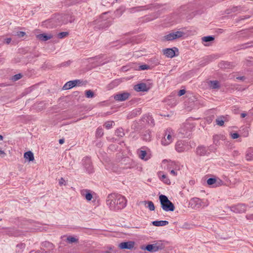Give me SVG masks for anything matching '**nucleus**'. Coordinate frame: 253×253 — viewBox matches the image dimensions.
I'll list each match as a JSON object with an SVG mask.
<instances>
[{
    "instance_id": "423d86ee",
    "label": "nucleus",
    "mask_w": 253,
    "mask_h": 253,
    "mask_svg": "<svg viewBox=\"0 0 253 253\" xmlns=\"http://www.w3.org/2000/svg\"><path fill=\"white\" fill-rule=\"evenodd\" d=\"M173 132L170 128L167 129L165 132V136L161 140V143L164 146H167L170 144L173 140L172 134Z\"/></svg>"
},
{
    "instance_id": "4d7b16f0",
    "label": "nucleus",
    "mask_w": 253,
    "mask_h": 253,
    "mask_svg": "<svg viewBox=\"0 0 253 253\" xmlns=\"http://www.w3.org/2000/svg\"><path fill=\"white\" fill-rule=\"evenodd\" d=\"M6 155V153L2 150H0V156L3 157Z\"/></svg>"
},
{
    "instance_id": "4468645a",
    "label": "nucleus",
    "mask_w": 253,
    "mask_h": 253,
    "mask_svg": "<svg viewBox=\"0 0 253 253\" xmlns=\"http://www.w3.org/2000/svg\"><path fill=\"white\" fill-rule=\"evenodd\" d=\"M135 245V243L133 241H128L122 242L119 244V247L121 249H132Z\"/></svg>"
},
{
    "instance_id": "5701e85b",
    "label": "nucleus",
    "mask_w": 253,
    "mask_h": 253,
    "mask_svg": "<svg viewBox=\"0 0 253 253\" xmlns=\"http://www.w3.org/2000/svg\"><path fill=\"white\" fill-rule=\"evenodd\" d=\"M53 36L51 34L46 35L45 34H41L37 36V38L42 41H46L51 39Z\"/></svg>"
},
{
    "instance_id": "aec40b11",
    "label": "nucleus",
    "mask_w": 253,
    "mask_h": 253,
    "mask_svg": "<svg viewBox=\"0 0 253 253\" xmlns=\"http://www.w3.org/2000/svg\"><path fill=\"white\" fill-rule=\"evenodd\" d=\"M142 121L144 122H146L149 125L152 126L154 125V119H153L152 117L149 114L144 115L142 118Z\"/></svg>"
},
{
    "instance_id": "0eeeda50",
    "label": "nucleus",
    "mask_w": 253,
    "mask_h": 253,
    "mask_svg": "<svg viewBox=\"0 0 253 253\" xmlns=\"http://www.w3.org/2000/svg\"><path fill=\"white\" fill-rule=\"evenodd\" d=\"M247 205L244 204H238L230 207V210L236 213H242L246 212Z\"/></svg>"
},
{
    "instance_id": "dca6fc26",
    "label": "nucleus",
    "mask_w": 253,
    "mask_h": 253,
    "mask_svg": "<svg viewBox=\"0 0 253 253\" xmlns=\"http://www.w3.org/2000/svg\"><path fill=\"white\" fill-rule=\"evenodd\" d=\"M149 89V87L145 83L138 84L134 86V89L137 92L147 91Z\"/></svg>"
},
{
    "instance_id": "774afa93",
    "label": "nucleus",
    "mask_w": 253,
    "mask_h": 253,
    "mask_svg": "<svg viewBox=\"0 0 253 253\" xmlns=\"http://www.w3.org/2000/svg\"><path fill=\"white\" fill-rule=\"evenodd\" d=\"M97 203H98V205H99V204H100V202H99V200H98L97 201Z\"/></svg>"
},
{
    "instance_id": "09e8293b",
    "label": "nucleus",
    "mask_w": 253,
    "mask_h": 253,
    "mask_svg": "<svg viewBox=\"0 0 253 253\" xmlns=\"http://www.w3.org/2000/svg\"><path fill=\"white\" fill-rule=\"evenodd\" d=\"M25 35H26V33L24 32H22V31H19L16 33V35L19 38L23 37Z\"/></svg>"
},
{
    "instance_id": "4c0bfd02",
    "label": "nucleus",
    "mask_w": 253,
    "mask_h": 253,
    "mask_svg": "<svg viewBox=\"0 0 253 253\" xmlns=\"http://www.w3.org/2000/svg\"><path fill=\"white\" fill-rule=\"evenodd\" d=\"M216 123L217 125L219 126H222L224 125V121L222 117L218 118L216 119Z\"/></svg>"
},
{
    "instance_id": "473e14b6",
    "label": "nucleus",
    "mask_w": 253,
    "mask_h": 253,
    "mask_svg": "<svg viewBox=\"0 0 253 253\" xmlns=\"http://www.w3.org/2000/svg\"><path fill=\"white\" fill-rule=\"evenodd\" d=\"M115 125V123L113 121H109L105 122L104 124V127L106 129H110L113 126Z\"/></svg>"
},
{
    "instance_id": "c03bdc74",
    "label": "nucleus",
    "mask_w": 253,
    "mask_h": 253,
    "mask_svg": "<svg viewBox=\"0 0 253 253\" xmlns=\"http://www.w3.org/2000/svg\"><path fill=\"white\" fill-rule=\"evenodd\" d=\"M85 161H86V163H88L89 166H87V164H85V167L86 169L88 170L89 172H92V170L89 168V163H90V159L88 158H86L85 159Z\"/></svg>"
},
{
    "instance_id": "13d9d810",
    "label": "nucleus",
    "mask_w": 253,
    "mask_h": 253,
    "mask_svg": "<svg viewBox=\"0 0 253 253\" xmlns=\"http://www.w3.org/2000/svg\"><path fill=\"white\" fill-rule=\"evenodd\" d=\"M70 61H68L66 62L63 63L62 64V66H68L70 64Z\"/></svg>"
},
{
    "instance_id": "72a5a7b5",
    "label": "nucleus",
    "mask_w": 253,
    "mask_h": 253,
    "mask_svg": "<svg viewBox=\"0 0 253 253\" xmlns=\"http://www.w3.org/2000/svg\"><path fill=\"white\" fill-rule=\"evenodd\" d=\"M104 135L103 129L102 127H99L96 131V137H101Z\"/></svg>"
},
{
    "instance_id": "6ab92c4d",
    "label": "nucleus",
    "mask_w": 253,
    "mask_h": 253,
    "mask_svg": "<svg viewBox=\"0 0 253 253\" xmlns=\"http://www.w3.org/2000/svg\"><path fill=\"white\" fill-rule=\"evenodd\" d=\"M190 204L193 208H199L202 206V201L199 198H193L191 199Z\"/></svg>"
},
{
    "instance_id": "49530a36",
    "label": "nucleus",
    "mask_w": 253,
    "mask_h": 253,
    "mask_svg": "<svg viewBox=\"0 0 253 253\" xmlns=\"http://www.w3.org/2000/svg\"><path fill=\"white\" fill-rule=\"evenodd\" d=\"M139 69L141 70H147L149 69V66L146 64L142 65L139 67Z\"/></svg>"
},
{
    "instance_id": "79ce46f5",
    "label": "nucleus",
    "mask_w": 253,
    "mask_h": 253,
    "mask_svg": "<svg viewBox=\"0 0 253 253\" xmlns=\"http://www.w3.org/2000/svg\"><path fill=\"white\" fill-rule=\"evenodd\" d=\"M22 77V75L21 74H18L15 75L12 77V80L13 81H16L20 79Z\"/></svg>"
},
{
    "instance_id": "c85d7f7f",
    "label": "nucleus",
    "mask_w": 253,
    "mask_h": 253,
    "mask_svg": "<svg viewBox=\"0 0 253 253\" xmlns=\"http://www.w3.org/2000/svg\"><path fill=\"white\" fill-rule=\"evenodd\" d=\"M82 195L85 197L87 201H90L92 198V194L87 190L82 191Z\"/></svg>"
},
{
    "instance_id": "2f4dec72",
    "label": "nucleus",
    "mask_w": 253,
    "mask_h": 253,
    "mask_svg": "<svg viewBox=\"0 0 253 253\" xmlns=\"http://www.w3.org/2000/svg\"><path fill=\"white\" fill-rule=\"evenodd\" d=\"M159 177L160 179L166 184H169L170 183L169 179L167 178V176L165 174H163L161 175V174L159 173Z\"/></svg>"
},
{
    "instance_id": "603ef678",
    "label": "nucleus",
    "mask_w": 253,
    "mask_h": 253,
    "mask_svg": "<svg viewBox=\"0 0 253 253\" xmlns=\"http://www.w3.org/2000/svg\"><path fill=\"white\" fill-rule=\"evenodd\" d=\"M250 18V16H249V15H245V16H240L239 17V21L247 19H249Z\"/></svg>"
},
{
    "instance_id": "f257e3e1",
    "label": "nucleus",
    "mask_w": 253,
    "mask_h": 253,
    "mask_svg": "<svg viewBox=\"0 0 253 253\" xmlns=\"http://www.w3.org/2000/svg\"><path fill=\"white\" fill-rule=\"evenodd\" d=\"M127 201L126 198L117 193L109 194L106 200V203L109 209L114 211L122 210L126 206Z\"/></svg>"
},
{
    "instance_id": "a211bd4d",
    "label": "nucleus",
    "mask_w": 253,
    "mask_h": 253,
    "mask_svg": "<svg viewBox=\"0 0 253 253\" xmlns=\"http://www.w3.org/2000/svg\"><path fill=\"white\" fill-rule=\"evenodd\" d=\"M141 113V109L139 108H135L130 112L127 115V119H131Z\"/></svg>"
},
{
    "instance_id": "052dcab7",
    "label": "nucleus",
    "mask_w": 253,
    "mask_h": 253,
    "mask_svg": "<svg viewBox=\"0 0 253 253\" xmlns=\"http://www.w3.org/2000/svg\"><path fill=\"white\" fill-rule=\"evenodd\" d=\"M170 173L174 176L177 175L176 172L174 170H173V169L170 171Z\"/></svg>"
},
{
    "instance_id": "0e129e2a",
    "label": "nucleus",
    "mask_w": 253,
    "mask_h": 253,
    "mask_svg": "<svg viewBox=\"0 0 253 253\" xmlns=\"http://www.w3.org/2000/svg\"><path fill=\"white\" fill-rule=\"evenodd\" d=\"M250 207H253V202H252L250 204Z\"/></svg>"
},
{
    "instance_id": "1a4fd4ad",
    "label": "nucleus",
    "mask_w": 253,
    "mask_h": 253,
    "mask_svg": "<svg viewBox=\"0 0 253 253\" xmlns=\"http://www.w3.org/2000/svg\"><path fill=\"white\" fill-rule=\"evenodd\" d=\"M184 35V33L182 31H176L175 32L170 33L166 36L164 38L167 41H172L182 37Z\"/></svg>"
},
{
    "instance_id": "ddd939ff",
    "label": "nucleus",
    "mask_w": 253,
    "mask_h": 253,
    "mask_svg": "<svg viewBox=\"0 0 253 253\" xmlns=\"http://www.w3.org/2000/svg\"><path fill=\"white\" fill-rule=\"evenodd\" d=\"M210 153L209 147L203 145L199 146L196 149L197 154L201 156L208 155Z\"/></svg>"
},
{
    "instance_id": "f704fd0d",
    "label": "nucleus",
    "mask_w": 253,
    "mask_h": 253,
    "mask_svg": "<svg viewBox=\"0 0 253 253\" xmlns=\"http://www.w3.org/2000/svg\"><path fill=\"white\" fill-rule=\"evenodd\" d=\"M214 38L211 36H209L206 37H204L202 38V40L203 42H209L213 41Z\"/></svg>"
},
{
    "instance_id": "ea45409f",
    "label": "nucleus",
    "mask_w": 253,
    "mask_h": 253,
    "mask_svg": "<svg viewBox=\"0 0 253 253\" xmlns=\"http://www.w3.org/2000/svg\"><path fill=\"white\" fill-rule=\"evenodd\" d=\"M85 96L87 98H92L94 96V93L90 90H88L85 91Z\"/></svg>"
},
{
    "instance_id": "bb28decb",
    "label": "nucleus",
    "mask_w": 253,
    "mask_h": 253,
    "mask_svg": "<svg viewBox=\"0 0 253 253\" xmlns=\"http://www.w3.org/2000/svg\"><path fill=\"white\" fill-rule=\"evenodd\" d=\"M209 85L212 89L219 88L220 87L219 83L217 81H210Z\"/></svg>"
},
{
    "instance_id": "6e6d98bb",
    "label": "nucleus",
    "mask_w": 253,
    "mask_h": 253,
    "mask_svg": "<svg viewBox=\"0 0 253 253\" xmlns=\"http://www.w3.org/2000/svg\"><path fill=\"white\" fill-rule=\"evenodd\" d=\"M236 79L241 81H244L246 79V78L245 76L237 77H236Z\"/></svg>"
},
{
    "instance_id": "f8f14e48",
    "label": "nucleus",
    "mask_w": 253,
    "mask_h": 253,
    "mask_svg": "<svg viewBox=\"0 0 253 253\" xmlns=\"http://www.w3.org/2000/svg\"><path fill=\"white\" fill-rule=\"evenodd\" d=\"M42 247V253H52V251L54 249V245L49 242H45L43 243Z\"/></svg>"
},
{
    "instance_id": "a19ab883",
    "label": "nucleus",
    "mask_w": 253,
    "mask_h": 253,
    "mask_svg": "<svg viewBox=\"0 0 253 253\" xmlns=\"http://www.w3.org/2000/svg\"><path fill=\"white\" fill-rule=\"evenodd\" d=\"M74 84H75L76 86H81L82 85L85 84L84 83V82L83 81H81L80 80H74Z\"/></svg>"
},
{
    "instance_id": "412c9836",
    "label": "nucleus",
    "mask_w": 253,
    "mask_h": 253,
    "mask_svg": "<svg viewBox=\"0 0 253 253\" xmlns=\"http://www.w3.org/2000/svg\"><path fill=\"white\" fill-rule=\"evenodd\" d=\"M138 205H143L145 207H147L151 211H153L155 210V206L154 203L152 201H140L139 202Z\"/></svg>"
},
{
    "instance_id": "f3484780",
    "label": "nucleus",
    "mask_w": 253,
    "mask_h": 253,
    "mask_svg": "<svg viewBox=\"0 0 253 253\" xmlns=\"http://www.w3.org/2000/svg\"><path fill=\"white\" fill-rule=\"evenodd\" d=\"M156 6H153L152 4L146 5L144 6H137L132 7L130 9L131 12H134L136 11H140L142 10H146L149 9H151L152 7H155Z\"/></svg>"
},
{
    "instance_id": "e433bc0d",
    "label": "nucleus",
    "mask_w": 253,
    "mask_h": 253,
    "mask_svg": "<svg viewBox=\"0 0 253 253\" xmlns=\"http://www.w3.org/2000/svg\"><path fill=\"white\" fill-rule=\"evenodd\" d=\"M146 152L144 150H141L139 153V157L140 159L142 160H146L147 159H145V157L146 156Z\"/></svg>"
},
{
    "instance_id": "f03ea898",
    "label": "nucleus",
    "mask_w": 253,
    "mask_h": 253,
    "mask_svg": "<svg viewBox=\"0 0 253 253\" xmlns=\"http://www.w3.org/2000/svg\"><path fill=\"white\" fill-rule=\"evenodd\" d=\"M159 200L162 209L166 211H173L175 207L173 203L170 201L168 197L164 195L159 196Z\"/></svg>"
},
{
    "instance_id": "e2e57ef3",
    "label": "nucleus",
    "mask_w": 253,
    "mask_h": 253,
    "mask_svg": "<svg viewBox=\"0 0 253 253\" xmlns=\"http://www.w3.org/2000/svg\"><path fill=\"white\" fill-rule=\"evenodd\" d=\"M246 116H247V114H246V113H242V114H241V117L242 118H245Z\"/></svg>"
},
{
    "instance_id": "9d476101",
    "label": "nucleus",
    "mask_w": 253,
    "mask_h": 253,
    "mask_svg": "<svg viewBox=\"0 0 253 253\" xmlns=\"http://www.w3.org/2000/svg\"><path fill=\"white\" fill-rule=\"evenodd\" d=\"M193 128V126L188 123H185L180 129V132L184 136H188Z\"/></svg>"
},
{
    "instance_id": "20e7f679",
    "label": "nucleus",
    "mask_w": 253,
    "mask_h": 253,
    "mask_svg": "<svg viewBox=\"0 0 253 253\" xmlns=\"http://www.w3.org/2000/svg\"><path fill=\"white\" fill-rule=\"evenodd\" d=\"M60 17L58 15H55L52 18L47 20L43 22L42 25L47 28H52L57 26L60 25L59 21Z\"/></svg>"
},
{
    "instance_id": "3c124183",
    "label": "nucleus",
    "mask_w": 253,
    "mask_h": 253,
    "mask_svg": "<svg viewBox=\"0 0 253 253\" xmlns=\"http://www.w3.org/2000/svg\"><path fill=\"white\" fill-rule=\"evenodd\" d=\"M59 184L60 186H62V185H66V181L62 177L60 179Z\"/></svg>"
},
{
    "instance_id": "7c9ffc66",
    "label": "nucleus",
    "mask_w": 253,
    "mask_h": 253,
    "mask_svg": "<svg viewBox=\"0 0 253 253\" xmlns=\"http://www.w3.org/2000/svg\"><path fill=\"white\" fill-rule=\"evenodd\" d=\"M115 134L118 137H123L125 135V132L123 128L120 127L117 129L115 131Z\"/></svg>"
},
{
    "instance_id": "7ed1b4c3",
    "label": "nucleus",
    "mask_w": 253,
    "mask_h": 253,
    "mask_svg": "<svg viewBox=\"0 0 253 253\" xmlns=\"http://www.w3.org/2000/svg\"><path fill=\"white\" fill-rule=\"evenodd\" d=\"M164 248L165 245L162 243L161 241L157 242L156 243L153 244L148 245L145 247H141L142 249L147 250V251L151 253L163 250Z\"/></svg>"
},
{
    "instance_id": "9b49d317",
    "label": "nucleus",
    "mask_w": 253,
    "mask_h": 253,
    "mask_svg": "<svg viewBox=\"0 0 253 253\" xmlns=\"http://www.w3.org/2000/svg\"><path fill=\"white\" fill-rule=\"evenodd\" d=\"M130 93L128 92L119 93L114 95V98L116 101H124L127 100L130 96Z\"/></svg>"
},
{
    "instance_id": "b1692460",
    "label": "nucleus",
    "mask_w": 253,
    "mask_h": 253,
    "mask_svg": "<svg viewBox=\"0 0 253 253\" xmlns=\"http://www.w3.org/2000/svg\"><path fill=\"white\" fill-rule=\"evenodd\" d=\"M246 159L247 161L253 160V148H249L246 151Z\"/></svg>"
},
{
    "instance_id": "a878e982",
    "label": "nucleus",
    "mask_w": 253,
    "mask_h": 253,
    "mask_svg": "<svg viewBox=\"0 0 253 253\" xmlns=\"http://www.w3.org/2000/svg\"><path fill=\"white\" fill-rule=\"evenodd\" d=\"M75 84H74V80L70 81L67 82L63 86L62 89L63 90H68L73 88L75 86Z\"/></svg>"
},
{
    "instance_id": "cd10ccee",
    "label": "nucleus",
    "mask_w": 253,
    "mask_h": 253,
    "mask_svg": "<svg viewBox=\"0 0 253 253\" xmlns=\"http://www.w3.org/2000/svg\"><path fill=\"white\" fill-rule=\"evenodd\" d=\"M24 157L29 161H33L34 160V154L31 151H28L24 153Z\"/></svg>"
},
{
    "instance_id": "58836bf2",
    "label": "nucleus",
    "mask_w": 253,
    "mask_h": 253,
    "mask_svg": "<svg viewBox=\"0 0 253 253\" xmlns=\"http://www.w3.org/2000/svg\"><path fill=\"white\" fill-rule=\"evenodd\" d=\"M69 35V33L68 32H61V33H59L58 34V37L59 38V39H62V38H64L67 36H68Z\"/></svg>"
},
{
    "instance_id": "37998d69",
    "label": "nucleus",
    "mask_w": 253,
    "mask_h": 253,
    "mask_svg": "<svg viewBox=\"0 0 253 253\" xmlns=\"http://www.w3.org/2000/svg\"><path fill=\"white\" fill-rule=\"evenodd\" d=\"M67 241L69 243H73L74 242H76L77 241V239L75 237L69 236L67 238Z\"/></svg>"
},
{
    "instance_id": "393cba45",
    "label": "nucleus",
    "mask_w": 253,
    "mask_h": 253,
    "mask_svg": "<svg viewBox=\"0 0 253 253\" xmlns=\"http://www.w3.org/2000/svg\"><path fill=\"white\" fill-rule=\"evenodd\" d=\"M152 224L155 226H164L168 225L169 222L167 220H156L152 221Z\"/></svg>"
},
{
    "instance_id": "680f3d73",
    "label": "nucleus",
    "mask_w": 253,
    "mask_h": 253,
    "mask_svg": "<svg viewBox=\"0 0 253 253\" xmlns=\"http://www.w3.org/2000/svg\"><path fill=\"white\" fill-rule=\"evenodd\" d=\"M59 142L60 144H62L64 142V139H59Z\"/></svg>"
},
{
    "instance_id": "4be33fe9",
    "label": "nucleus",
    "mask_w": 253,
    "mask_h": 253,
    "mask_svg": "<svg viewBox=\"0 0 253 253\" xmlns=\"http://www.w3.org/2000/svg\"><path fill=\"white\" fill-rule=\"evenodd\" d=\"M225 139V136L222 134H216L213 136V143L216 146L219 145L220 140H224Z\"/></svg>"
},
{
    "instance_id": "8fccbe9b",
    "label": "nucleus",
    "mask_w": 253,
    "mask_h": 253,
    "mask_svg": "<svg viewBox=\"0 0 253 253\" xmlns=\"http://www.w3.org/2000/svg\"><path fill=\"white\" fill-rule=\"evenodd\" d=\"M102 25H104V26H103L104 27H107L110 25V23L108 21H106L105 20H104L103 22V23L100 24L99 26H100Z\"/></svg>"
},
{
    "instance_id": "39448f33",
    "label": "nucleus",
    "mask_w": 253,
    "mask_h": 253,
    "mask_svg": "<svg viewBox=\"0 0 253 253\" xmlns=\"http://www.w3.org/2000/svg\"><path fill=\"white\" fill-rule=\"evenodd\" d=\"M190 148L189 142L184 140L177 141L175 145L176 151L179 153L188 151Z\"/></svg>"
},
{
    "instance_id": "bf43d9fd",
    "label": "nucleus",
    "mask_w": 253,
    "mask_h": 253,
    "mask_svg": "<svg viewBox=\"0 0 253 253\" xmlns=\"http://www.w3.org/2000/svg\"><path fill=\"white\" fill-rule=\"evenodd\" d=\"M5 42L7 44H9L10 42L11 39V38H7L5 40Z\"/></svg>"
},
{
    "instance_id": "c756f323",
    "label": "nucleus",
    "mask_w": 253,
    "mask_h": 253,
    "mask_svg": "<svg viewBox=\"0 0 253 253\" xmlns=\"http://www.w3.org/2000/svg\"><path fill=\"white\" fill-rule=\"evenodd\" d=\"M142 138L146 141H149L151 140L150 132L149 130L145 131L142 134Z\"/></svg>"
},
{
    "instance_id": "c9c22d12",
    "label": "nucleus",
    "mask_w": 253,
    "mask_h": 253,
    "mask_svg": "<svg viewBox=\"0 0 253 253\" xmlns=\"http://www.w3.org/2000/svg\"><path fill=\"white\" fill-rule=\"evenodd\" d=\"M216 182V179L215 178H210L207 180V183L209 185H215Z\"/></svg>"
},
{
    "instance_id": "338daca9",
    "label": "nucleus",
    "mask_w": 253,
    "mask_h": 253,
    "mask_svg": "<svg viewBox=\"0 0 253 253\" xmlns=\"http://www.w3.org/2000/svg\"><path fill=\"white\" fill-rule=\"evenodd\" d=\"M108 14V12H105L103 14V15H102V17H103L104 15H106Z\"/></svg>"
},
{
    "instance_id": "a18cd8bd",
    "label": "nucleus",
    "mask_w": 253,
    "mask_h": 253,
    "mask_svg": "<svg viewBox=\"0 0 253 253\" xmlns=\"http://www.w3.org/2000/svg\"><path fill=\"white\" fill-rule=\"evenodd\" d=\"M223 184V182L218 179H216V182L215 183V185H213V187H218V186H221Z\"/></svg>"
},
{
    "instance_id": "5fc2aeb1",
    "label": "nucleus",
    "mask_w": 253,
    "mask_h": 253,
    "mask_svg": "<svg viewBox=\"0 0 253 253\" xmlns=\"http://www.w3.org/2000/svg\"><path fill=\"white\" fill-rule=\"evenodd\" d=\"M246 218L248 220H253V214H248L246 216Z\"/></svg>"
},
{
    "instance_id": "6e6552de",
    "label": "nucleus",
    "mask_w": 253,
    "mask_h": 253,
    "mask_svg": "<svg viewBox=\"0 0 253 253\" xmlns=\"http://www.w3.org/2000/svg\"><path fill=\"white\" fill-rule=\"evenodd\" d=\"M57 15L60 17L59 20V21L60 22V25L63 24H66L69 22L72 23L75 20L74 16H73L71 14H67L64 15L58 14Z\"/></svg>"
},
{
    "instance_id": "864d4df0",
    "label": "nucleus",
    "mask_w": 253,
    "mask_h": 253,
    "mask_svg": "<svg viewBox=\"0 0 253 253\" xmlns=\"http://www.w3.org/2000/svg\"><path fill=\"white\" fill-rule=\"evenodd\" d=\"M186 92V91L184 89H180L179 91H178V95L179 96H181L183 95H184Z\"/></svg>"
},
{
    "instance_id": "2eb2a0df",
    "label": "nucleus",
    "mask_w": 253,
    "mask_h": 253,
    "mask_svg": "<svg viewBox=\"0 0 253 253\" xmlns=\"http://www.w3.org/2000/svg\"><path fill=\"white\" fill-rule=\"evenodd\" d=\"M175 50H178L177 48L174 47L173 48H166L163 49V54L168 58H172L175 55Z\"/></svg>"
},
{
    "instance_id": "de8ad7c7",
    "label": "nucleus",
    "mask_w": 253,
    "mask_h": 253,
    "mask_svg": "<svg viewBox=\"0 0 253 253\" xmlns=\"http://www.w3.org/2000/svg\"><path fill=\"white\" fill-rule=\"evenodd\" d=\"M230 136H231V138L232 139H233L238 138L240 136L239 134L238 133H236V132H235V133H230Z\"/></svg>"
},
{
    "instance_id": "69168bd1",
    "label": "nucleus",
    "mask_w": 253,
    "mask_h": 253,
    "mask_svg": "<svg viewBox=\"0 0 253 253\" xmlns=\"http://www.w3.org/2000/svg\"><path fill=\"white\" fill-rule=\"evenodd\" d=\"M3 139V136L1 135H0V140H2Z\"/></svg>"
}]
</instances>
